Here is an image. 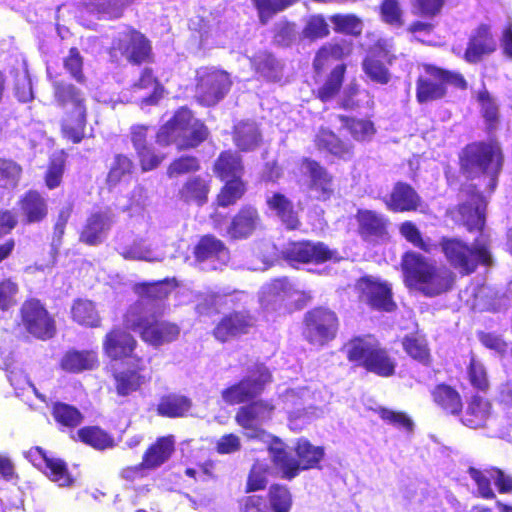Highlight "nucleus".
<instances>
[{"instance_id": "53", "label": "nucleus", "mask_w": 512, "mask_h": 512, "mask_svg": "<svg viewBox=\"0 0 512 512\" xmlns=\"http://www.w3.org/2000/svg\"><path fill=\"white\" fill-rule=\"evenodd\" d=\"M340 121L349 130L353 138L358 141L370 139L375 132L373 123L368 120H357L340 116Z\"/></svg>"}, {"instance_id": "57", "label": "nucleus", "mask_w": 512, "mask_h": 512, "mask_svg": "<svg viewBox=\"0 0 512 512\" xmlns=\"http://www.w3.org/2000/svg\"><path fill=\"white\" fill-rule=\"evenodd\" d=\"M271 507L275 512H289L292 498L289 490L280 485H273L269 491Z\"/></svg>"}, {"instance_id": "51", "label": "nucleus", "mask_w": 512, "mask_h": 512, "mask_svg": "<svg viewBox=\"0 0 512 512\" xmlns=\"http://www.w3.org/2000/svg\"><path fill=\"white\" fill-rule=\"evenodd\" d=\"M22 174L21 166L12 159L0 157V187L15 188Z\"/></svg>"}, {"instance_id": "36", "label": "nucleus", "mask_w": 512, "mask_h": 512, "mask_svg": "<svg viewBox=\"0 0 512 512\" xmlns=\"http://www.w3.org/2000/svg\"><path fill=\"white\" fill-rule=\"evenodd\" d=\"M420 204V197L416 191L404 183H397L391 193L387 205L394 211L416 210Z\"/></svg>"}, {"instance_id": "46", "label": "nucleus", "mask_w": 512, "mask_h": 512, "mask_svg": "<svg viewBox=\"0 0 512 512\" xmlns=\"http://www.w3.org/2000/svg\"><path fill=\"white\" fill-rule=\"evenodd\" d=\"M316 144L320 149H325L339 157L345 158L351 155V146L327 129H320L316 136Z\"/></svg>"}, {"instance_id": "20", "label": "nucleus", "mask_w": 512, "mask_h": 512, "mask_svg": "<svg viewBox=\"0 0 512 512\" xmlns=\"http://www.w3.org/2000/svg\"><path fill=\"white\" fill-rule=\"evenodd\" d=\"M468 473L475 481L478 492L483 498L491 499L495 496L490 487L491 479L494 481L500 493H512V476L506 475L500 469L492 468L484 473L470 467Z\"/></svg>"}, {"instance_id": "14", "label": "nucleus", "mask_w": 512, "mask_h": 512, "mask_svg": "<svg viewBox=\"0 0 512 512\" xmlns=\"http://www.w3.org/2000/svg\"><path fill=\"white\" fill-rule=\"evenodd\" d=\"M273 406L263 401L239 408L235 420L241 426L245 435L252 439L264 440L268 435L262 429V425L271 418Z\"/></svg>"}, {"instance_id": "60", "label": "nucleus", "mask_w": 512, "mask_h": 512, "mask_svg": "<svg viewBox=\"0 0 512 512\" xmlns=\"http://www.w3.org/2000/svg\"><path fill=\"white\" fill-rule=\"evenodd\" d=\"M478 101L481 105L483 117L489 125V129H493L498 122V104L487 90L479 92Z\"/></svg>"}, {"instance_id": "11", "label": "nucleus", "mask_w": 512, "mask_h": 512, "mask_svg": "<svg viewBox=\"0 0 512 512\" xmlns=\"http://www.w3.org/2000/svg\"><path fill=\"white\" fill-rule=\"evenodd\" d=\"M337 330L338 318L333 311L319 307L305 314L302 335L309 344L322 347L335 338Z\"/></svg>"}, {"instance_id": "62", "label": "nucleus", "mask_w": 512, "mask_h": 512, "mask_svg": "<svg viewBox=\"0 0 512 512\" xmlns=\"http://www.w3.org/2000/svg\"><path fill=\"white\" fill-rule=\"evenodd\" d=\"M18 292V284L12 279L8 278L0 281V310L7 311L15 306Z\"/></svg>"}, {"instance_id": "31", "label": "nucleus", "mask_w": 512, "mask_h": 512, "mask_svg": "<svg viewBox=\"0 0 512 512\" xmlns=\"http://www.w3.org/2000/svg\"><path fill=\"white\" fill-rule=\"evenodd\" d=\"M295 293L292 284L286 278L275 279L262 288L260 301L266 308H275L277 304L292 298Z\"/></svg>"}, {"instance_id": "43", "label": "nucleus", "mask_w": 512, "mask_h": 512, "mask_svg": "<svg viewBox=\"0 0 512 512\" xmlns=\"http://www.w3.org/2000/svg\"><path fill=\"white\" fill-rule=\"evenodd\" d=\"M350 51V44L345 40L325 44L315 56L313 62L315 70L320 71L330 59L339 60L349 54Z\"/></svg>"}, {"instance_id": "42", "label": "nucleus", "mask_w": 512, "mask_h": 512, "mask_svg": "<svg viewBox=\"0 0 512 512\" xmlns=\"http://www.w3.org/2000/svg\"><path fill=\"white\" fill-rule=\"evenodd\" d=\"M208 192V182L199 176H195L186 181L180 189L179 195L187 203L203 205L207 201Z\"/></svg>"}, {"instance_id": "59", "label": "nucleus", "mask_w": 512, "mask_h": 512, "mask_svg": "<svg viewBox=\"0 0 512 512\" xmlns=\"http://www.w3.org/2000/svg\"><path fill=\"white\" fill-rule=\"evenodd\" d=\"M331 22L336 31L346 34L359 35L363 29L362 21L355 15H334Z\"/></svg>"}, {"instance_id": "63", "label": "nucleus", "mask_w": 512, "mask_h": 512, "mask_svg": "<svg viewBox=\"0 0 512 512\" xmlns=\"http://www.w3.org/2000/svg\"><path fill=\"white\" fill-rule=\"evenodd\" d=\"M405 351L420 362H427L429 351L425 339L418 337H406L403 341Z\"/></svg>"}, {"instance_id": "49", "label": "nucleus", "mask_w": 512, "mask_h": 512, "mask_svg": "<svg viewBox=\"0 0 512 512\" xmlns=\"http://www.w3.org/2000/svg\"><path fill=\"white\" fill-rule=\"evenodd\" d=\"M73 319L85 326L97 327L100 324V317L94 304L89 300L78 299L71 309Z\"/></svg>"}, {"instance_id": "3", "label": "nucleus", "mask_w": 512, "mask_h": 512, "mask_svg": "<svg viewBox=\"0 0 512 512\" xmlns=\"http://www.w3.org/2000/svg\"><path fill=\"white\" fill-rule=\"evenodd\" d=\"M52 86L56 102L65 110L62 133L74 143H79L84 137L86 126L84 95L73 84L64 81H53Z\"/></svg>"}, {"instance_id": "19", "label": "nucleus", "mask_w": 512, "mask_h": 512, "mask_svg": "<svg viewBox=\"0 0 512 512\" xmlns=\"http://www.w3.org/2000/svg\"><path fill=\"white\" fill-rule=\"evenodd\" d=\"M131 63L140 64L149 58L151 47L141 33L129 30L118 39L113 47Z\"/></svg>"}, {"instance_id": "40", "label": "nucleus", "mask_w": 512, "mask_h": 512, "mask_svg": "<svg viewBox=\"0 0 512 512\" xmlns=\"http://www.w3.org/2000/svg\"><path fill=\"white\" fill-rule=\"evenodd\" d=\"M215 173L224 181L241 180L243 166L238 155L223 152L214 166Z\"/></svg>"}, {"instance_id": "25", "label": "nucleus", "mask_w": 512, "mask_h": 512, "mask_svg": "<svg viewBox=\"0 0 512 512\" xmlns=\"http://www.w3.org/2000/svg\"><path fill=\"white\" fill-rule=\"evenodd\" d=\"M133 101L152 105L155 104L162 95V87L154 77L152 70L146 68L140 79L132 85Z\"/></svg>"}, {"instance_id": "39", "label": "nucleus", "mask_w": 512, "mask_h": 512, "mask_svg": "<svg viewBox=\"0 0 512 512\" xmlns=\"http://www.w3.org/2000/svg\"><path fill=\"white\" fill-rule=\"evenodd\" d=\"M269 208L276 212L277 216L288 229H296L299 224L297 214L294 212L291 201L280 193L267 197Z\"/></svg>"}, {"instance_id": "18", "label": "nucleus", "mask_w": 512, "mask_h": 512, "mask_svg": "<svg viewBox=\"0 0 512 512\" xmlns=\"http://www.w3.org/2000/svg\"><path fill=\"white\" fill-rule=\"evenodd\" d=\"M358 289L362 293V299L371 307L390 312L395 303L392 300L391 289L386 283H381L371 277H363L358 282Z\"/></svg>"}, {"instance_id": "13", "label": "nucleus", "mask_w": 512, "mask_h": 512, "mask_svg": "<svg viewBox=\"0 0 512 512\" xmlns=\"http://www.w3.org/2000/svg\"><path fill=\"white\" fill-rule=\"evenodd\" d=\"M20 315L22 325L28 333L39 339L53 337L54 321L39 300H26L21 306Z\"/></svg>"}, {"instance_id": "61", "label": "nucleus", "mask_w": 512, "mask_h": 512, "mask_svg": "<svg viewBox=\"0 0 512 512\" xmlns=\"http://www.w3.org/2000/svg\"><path fill=\"white\" fill-rule=\"evenodd\" d=\"M244 193V185L241 180H228L218 195V204L226 207L234 204Z\"/></svg>"}, {"instance_id": "30", "label": "nucleus", "mask_w": 512, "mask_h": 512, "mask_svg": "<svg viewBox=\"0 0 512 512\" xmlns=\"http://www.w3.org/2000/svg\"><path fill=\"white\" fill-rule=\"evenodd\" d=\"M260 225V217L252 206L243 207L233 218L228 229L232 238H245L251 235Z\"/></svg>"}, {"instance_id": "23", "label": "nucleus", "mask_w": 512, "mask_h": 512, "mask_svg": "<svg viewBox=\"0 0 512 512\" xmlns=\"http://www.w3.org/2000/svg\"><path fill=\"white\" fill-rule=\"evenodd\" d=\"M302 172L310 178V189L320 200H327L334 192L331 175L317 162L305 159L301 166Z\"/></svg>"}, {"instance_id": "15", "label": "nucleus", "mask_w": 512, "mask_h": 512, "mask_svg": "<svg viewBox=\"0 0 512 512\" xmlns=\"http://www.w3.org/2000/svg\"><path fill=\"white\" fill-rule=\"evenodd\" d=\"M467 197L460 204L455 219L464 225L469 231L482 230L485 224L486 200L476 187L467 186L461 191Z\"/></svg>"}, {"instance_id": "10", "label": "nucleus", "mask_w": 512, "mask_h": 512, "mask_svg": "<svg viewBox=\"0 0 512 512\" xmlns=\"http://www.w3.org/2000/svg\"><path fill=\"white\" fill-rule=\"evenodd\" d=\"M231 84L227 72L201 67L196 71L195 97L202 105L213 106L225 97Z\"/></svg>"}, {"instance_id": "54", "label": "nucleus", "mask_w": 512, "mask_h": 512, "mask_svg": "<svg viewBox=\"0 0 512 512\" xmlns=\"http://www.w3.org/2000/svg\"><path fill=\"white\" fill-rule=\"evenodd\" d=\"M256 6L259 19L262 24H266L269 19L277 12L284 10L297 0H252Z\"/></svg>"}, {"instance_id": "58", "label": "nucleus", "mask_w": 512, "mask_h": 512, "mask_svg": "<svg viewBox=\"0 0 512 512\" xmlns=\"http://www.w3.org/2000/svg\"><path fill=\"white\" fill-rule=\"evenodd\" d=\"M133 169V162L125 155H117L109 171L107 181L110 185H116L123 177L130 175Z\"/></svg>"}, {"instance_id": "12", "label": "nucleus", "mask_w": 512, "mask_h": 512, "mask_svg": "<svg viewBox=\"0 0 512 512\" xmlns=\"http://www.w3.org/2000/svg\"><path fill=\"white\" fill-rule=\"evenodd\" d=\"M271 381V373L263 364H255L239 383L224 389L222 399L229 405L239 404L257 396Z\"/></svg>"}, {"instance_id": "64", "label": "nucleus", "mask_w": 512, "mask_h": 512, "mask_svg": "<svg viewBox=\"0 0 512 512\" xmlns=\"http://www.w3.org/2000/svg\"><path fill=\"white\" fill-rule=\"evenodd\" d=\"M309 395V390L307 388H302L298 392L291 389L288 390L284 395V401L286 404V408L291 417H300L301 416V408L304 404V398Z\"/></svg>"}, {"instance_id": "28", "label": "nucleus", "mask_w": 512, "mask_h": 512, "mask_svg": "<svg viewBox=\"0 0 512 512\" xmlns=\"http://www.w3.org/2000/svg\"><path fill=\"white\" fill-rule=\"evenodd\" d=\"M252 320L244 312H234L225 316L215 327L214 336L225 342L232 337L246 333L251 326Z\"/></svg>"}, {"instance_id": "52", "label": "nucleus", "mask_w": 512, "mask_h": 512, "mask_svg": "<svg viewBox=\"0 0 512 512\" xmlns=\"http://www.w3.org/2000/svg\"><path fill=\"white\" fill-rule=\"evenodd\" d=\"M53 416L58 423L66 427H76L83 420V416L77 408L65 403L54 405Z\"/></svg>"}, {"instance_id": "26", "label": "nucleus", "mask_w": 512, "mask_h": 512, "mask_svg": "<svg viewBox=\"0 0 512 512\" xmlns=\"http://www.w3.org/2000/svg\"><path fill=\"white\" fill-rule=\"evenodd\" d=\"M359 233L365 239H383L387 236L388 220L371 210H359L357 215Z\"/></svg>"}, {"instance_id": "47", "label": "nucleus", "mask_w": 512, "mask_h": 512, "mask_svg": "<svg viewBox=\"0 0 512 512\" xmlns=\"http://www.w3.org/2000/svg\"><path fill=\"white\" fill-rule=\"evenodd\" d=\"M234 141L243 151L256 148L260 141L258 127L254 122H242L235 127Z\"/></svg>"}, {"instance_id": "9", "label": "nucleus", "mask_w": 512, "mask_h": 512, "mask_svg": "<svg viewBox=\"0 0 512 512\" xmlns=\"http://www.w3.org/2000/svg\"><path fill=\"white\" fill-rule=\"evenodd\" d=\"M426 74L417 80L416 98L421 104L443 98L446 95V85L459 89L467 87L466 80L458 72L427 66Z\"/></svg>"}, {"instance_id": "56", "label": "nucleus", "mask_w": 512, "mask_h": 512, "mask_svg": "<svg viewBox=\"0 0 512 512\" xmlns=\"http://www.w3.org/2000/svg\"><path fill=\"white\" fill-rule=\"evenodd\" d=\"M365 74L374 82L387 84L390 80V73L384 64L373 56H368L363 61Z\"/></svg>"}, {"instance_id": "7", "label": "nucleus", "mask_w": 512, "mask_h": 512, "mask_svg": "<svg viewBox=\"0 0 512 512\" xmlns=\"http://www.w3.org/2000/svg\"><path fill=\"white\" fill-rule=\"evenodd\" d=\"M348 359L382 377L394 374L395 361L372 336L357 337L344 347Z\"/></svg>"}, {"instance_id": "41", "label": "nucleus", "mask_w": 512, "mask_h": 512, "mask_svg": "<svg viewBox=\"0 0 512 512\" xmlns=\"http://www.w3.org/2000/svg\"><path fill=\"white\" fill-rule=\"evenodd\" d=\"M97 363L96 353L93 351H69L61 361L64 370L78 373L93 369Z\"/></svg>"}, {"instance_id": "1", "label": "nucleus", "mask_w": 512, "mask_h": 512, "mask_svg": "<svg viewBox=\"0 0 512 512\" xmlns=\"http://www.w3.org/2000/svg\"><path fill=\"white\" fill-rule=\"evenodd\" d=\"M401 265L406 285L427 297L438 296L452 288V271L444 265L429 261L419 253H405Z\"/></svg>"}, {"instance_id": "48", "label": "nucleus", "mask_w": 512, "mask_h": 512, "mask_svg": "<svg viewBox=\"0 0 512 512\" xmlns=\"http://www.w3.org/2000/svg\"><path fill=\"white\" fill-rule=\"evenodd\" d=\"M132 0H91L87 10L99 18H118Z\"/></svg>"}, {"instance_id": "16", "label": "nucleus", "mask_w": 512, "mask_h": 512, "mask_svg": "<svg viewBox=\"0 0 512 512\" xmlns=\"http://www.w3.org/2000/svg\"><path fill=\"white\" fill-rule=\"evenodd\" d=\"M496 49L497 41L491 32V27L482 23L471 32L464 59L468 63L475 64Z\"/></svg>"}, {"instance_id": "45", "label": "nucleus", "mask_w": 512, "mask_h": 512, "mask_svg": "<svg viewBox=\"0 0 512 512\" xmlns=\"http://www.w3.org/2000/svg\"><path fill=\"white\" fill-rule=\"evenodd\" d=\"M435 403L449 414L456 415L462 409L459 393L450 386L439 385L433 391Z\"/></svg>"}, {"instance_id": "22", "label": "nucleus", "mask_w": 512, "mask_h": 512, "mask_svg": "<svg viewBox=\"0 0 512 512\" xmlns=\"http://www.w3.org/2000/svg\"><path fill=\"white\" fill-rule=\"evenodd\" d=\"M195 256L199 262L211 261L212 269H218L229 260V251L224 243L215 236H203L195 247Z\"/></svg>"}, {"instance_id": "24", "label": "nucleus", "mask_w": 512, "mask_h": 512, "mask_svg": "<svg viewBox=\"0 0 512 512\" xmlns=\"http://www.w3.org/2000/svg\"><path fill=\"white\" fill-rule=\"evenodd\" d=\"M135 346L136 340L133 336L120 329L109 332L103 343L105 353L114 360L130 357Z\"/></svg>"}, {"instance_id": "44", "label": "nucleus", "mask_w": 512, "mask_h": 512, "mask_svg": "<svg viewBox=\"0 0 512 512\" xmlns=\"http://www.w3.org/2000/svg\"><path fill=\"white\" fill-rule=\"evenodd\" d=\"M192 402L182 395H168L163 397L157 407L158 414L166 417H183L190 410Z\"/></svg>"}, {"instance_id": "2", "label": "nucleus", "mask_w": 512, "mask_h": 512, "mask_svg": "<svg viewBox=\"0 0 512 512\" xmlns=\"http://www.w3.org/2000/svg\"><path fill=\"white\" fill-rule=\"evenodd\" d=\"M460 161L461 168L468 177L482 176L488 192L495 190L503 164V155L498 143L470 144L463 150Z\"/></svg>"}, {"instance_id": "6", "label": "nucleus", "mask_w": 512, "mask_h": 512, "mask_svg": "<svg viewBox=\"0 0 512 512\" xmlns=\"http://www.w3.org/2000/svg\"><path fill=\"white\" fill-rule=\"evenodd\" d=\"M440 247L447 261L461 274L474 272L480 263L492 264V256L484 238L476 239L469 246L460 239L443 237Z\"/></svg>"}, {"instance_id": "34", "label": "nucleus", "mask_w": 512, "mask_h": 512, "mask_svg": "<svg viewBox=\"0 0 512 512\" xmlns=\"http://www.w3.org/2000/svg\"><path fill=\"white\" fill-rule=\"evenodd\" d=\"M119 254L126 260L160 262L164 260V254L152 247L146 240H134L132 244L118 248Z\"/></svg>"}, {"instance_id": "8", "label": "nucleus", "mask_w": 512, "mask_h": 512, "mask_svg": "<svg viewBox=\"0 0 512 512\" xmlns=\"http://www.w3.org/2000/svg\"><path fill=\"white\" fill-rule=\"evenodd\" d=\"M269 450L273 462L280 468L283 477L287 479L296 477L300 470L317 467L324 457V449L312 445L306 439H299L297 442L295 451L298 459L286 452L281 442H275Z\"/></svg>"}, {"instance_id": "5", "label": "nucleus", "mask_w": 512, "mask_h": 512, "mask_svg": "<svg viewBox=\"0 0 512 512\" xmlns=\"http://www.w3.org/2000/svg\"><path fill=\"white\" fill-rule=\"evenodd\" d=\"M156 313H144L143 305L133 304L128 309L124 322L127 328L138 331L141 338L153 346L176 340L180 328L174 323L158 319Z\"/></svg>"}, {"instance_id": "29", "label": "nucleus", "mask_w": 512, "mask_h": 512, "mask_svg": "<svg viewBox=\"0 0 512 512\" xmlns=\"http://www.w3.org/2000/svg\"><path fill=\"white\" fill-rule=\"evenodd\" d=\"M28 457L31 458L32 461L36 459V457L41 458L46 467L47 476L53 481L56 482L60 487L70 486L73 482L71 478L66 464L61 459L49 458L47 457L44 450L40 447H35L28 452Z\"/></svg>"}, {"instance_id": "17", "label": "nucleus", "mask_w": 512, "mask_h": 512, "mask_svg": "<svg viewBox=\"0 0 512 512\" xmlns=\"http://www.w3.org/2000/svg\"><path fill=\"white\" fill-rule=\"evenodd\" d=\"M115 222V215L110 209L100 210L92 213L86 220L80 234V241L88 245L102 243L112 225Z\"/></svg>"}, {"instance_id": "32", "label": "nucleus", "mask_w": 512, "mask_h": 512, "mask_svg": "<svg viewBox=\"0 0 512 512\" xmlns=\"http://www.w3.org/2000/svg\"><path fill=\"white\" fill-rule=\"evenodd\" d=\"M175 440L172 435L160 437L145 452L142 465L147 469H154L165 463L174 452Z\"/></svg>"}, {"instance_id": "33", "label": "nucleus", "mask_w": 512, "mask_h": 512, "mask_svg": "<svg viewBox=\"0 0 512 512\" xmlns=\"http://www.w3.org/2000/svg\"><path fill=\"white\" fill-rule=\"evenodd\" d=\"M114 378L117 393L121 396H127L148 382L150 375L145 372L144 367L138 364L135 369H127L116 373Z\"/></svg>"}, {"instance_id": "38", "label": "nucleus", "mask_w": 512, "mask_h": 512, "mask_svg": "<svg viewBox=\"0 0 512 512\" xmlns=\"http://www.w3.org/2000/svg\"><path fill=\"white\" fill-rule=\"evenodd\" d=\"M20 205L28 223L39 222L47 215L46 200L36 191H29L20 201Z\"/></svg>"}, {"instance_id": "35", "label": "nucleus", "mask_w": 512, "mask_h": 512, "mask_svg": "<svg viewBox=\"0 0 512 512\" xmlns=\"http://www.w3.org/2000/svg\"><path fill=\"white\" fill-rule=\"evenodd\" d=\"M491 414L490 402L478 395H475L468 402L462 423L470 428H479L485 425Z\"/></svg>"}, {"instance_id": "37", "label": "nucleus", "mask_w": 512, "mask_h": 512, "mask_svg": "<svg viewBox=\"0 0 512 512\" xmlns=\"http://www.w3.org/2000/svg\"><path fill=\"white\" fill-rule=\"evenodd\" d=\"M256 73L268 81H279L282 78V63L268 52H260L250 59Z\"/></svg>"}, {"instance_id": "21", "label": "nucleus", "mask_w": 512, "mask_h": 512, "mask_svg": "<svg viewBox=\"0 0 512 512\" xmlns=\"http://www.w3.org/2000/svg\"><path fill=\"white\" fill-rule=\"evenodd\" d=\"M334 253L323 243L300 242L287 248L285 255L291 262L320 263L332 259Z\"/></svg>"}, {"instance_id": "27", "label": "nucleus", "mask_w": 512, "mask_h": 512, "mask_svg": "<svg viewBox=\"0 0 512 512\" xmlns=\"http://www.w3.org/2000/svg\"><path fill=\"white\" fill-rule=\"evenodd\" d=\"M139 300L135 304L143 305L144 313L158 312L160 301L169 293L168 285L164 282L143 283L135 286Z\"/></svg>"}, {"instance_id": "4", "label": "nucleus", "mask_w": 512, "mask_h": 512, "mask_svg": "<svg viewBox=\"0 0 512 512\" xmlns=\"http://www.w3.org/2000/svg\"><path fill=\"white\" fill-rule=\"evenodd\" d=\"M206 136L204 124L195 119L189 109L182 107L159 129L157 142L161 145L176 143L179 148H189L200 144Z\"/></svg>"}, {"instance_id": "50", "label": "nucleus", "mask_w": 512, "mask_h": 512, "mask_svg": "<svg viewBox=\"0 0 512 512\" xmlns=\"http://www.w3.org/2000/svg\"><path fill=\"white\" fill-rule=\"evenodd\" d=\"M79 439L95 449L103 450L113 447V439L99 427H84L78 432Z\"/></svg>"}, {"instance_id": "55", "label": "nucleus", "mask_w": 512, "mask_h": 512, "mask_svg": "<svg viewBox=\"0 0 512 512\" xmlns=\"http://www.w3.org/2000/svg\"><path fill=\"white\" fill-rule=\"evenodd\" d=\"M345 72L344 65H337L331 72L325 84L319 89V98L326 102L332 99L339 91Z\"/></svg>"}]
</instances>
